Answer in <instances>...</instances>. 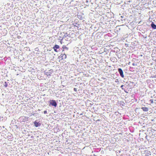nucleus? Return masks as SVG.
<instances>
[{
	"mask_svg": "<svg viewBox=\"0 0 156 156\" xmlns=\"http://www.w3.org/2000/svg\"><path fill=\"white\" fill-rule=\"evenodd\" d=\"M50 103L52 106L56 107L57 106V104L55 100H51L50 101Z\"/></svg>",
	"mask_w": 156,
	"mask_h": 156,
	"instance_id": "1",
	"label": "nucleus"
},
{
	"mask_svg": "<svg viewBox=\"0 0 156 156\" xmlns=\"http://www.w3.org/2000/svg\"><path fill=\"white\" fill-rule=\"evenodd\" d=\"M118 70L120 76L122 78H124V75L122 69L121 68H118Z\"/></svg>",
	"mask_w": 156,
	"mask_h": 156,
	"instance_id": "2",
	"label": "nucleus"
},
{
	"mask_svg": "<svg viewBox=\"0 0 156 156\" xmlns=\"http://www.w3.org/2000/svg\"><path fill=\"white\" fill-rule=\"evenodd\" d=\"M7 138L9 141H11L12 140L13 137L12 135L9 133L8 135V136H7Z\"/></svg>",
	"mask_w": 156,
	"mask_h": 156,
	"instance_id": "3",
	"label": "nucleus"
},
{
	"mask_svg": "<svg viewBox=\"0 0 156 156\" xmlns=\"http://www.w3.org/2000/svg\"><path fill=\"white\" fill-rule=\"evenodd\" d=\"M34 124L36 127H38L40 126L41 123H39V122H37L36 121L34 122Z\"/></svg>",
	"mask_w": 156,
	"mask_h": 156,
	"instance_id": "4",
	"label": "nucleus"
},
{
	"mask_svg": "<svg viewBox=\"0 0 156 156\" xmlns=\"http://www.w3.org/2000/svg\"><path fill=\"white\" fill-rule=\"evenodd\" d=\"M151 25V27L153 29H156V25L154 23V22H152Z\"/></svg>",
	"mask_w": 156,
	"mask_h": 156,
	"instance_id": "5",
	"label": "nucleus"
},
{
	"mask_svg": "<svg viewBox=\"0 0 156 156\" xmlns=\"http://www.w3.org/2000/svg\"><path fill=\"white\" fill-rule=\"evenodd\" d=\"M60 57L62 58V59H63V58H66V55L65 54H62L60 55Z\"/></svg>",
	"mask_w": 156,
	"mask_h": 156,
	"instance_id": "6",
	"label": "nucleus"
},
{
	"mask_svg": "<svg viewBox=\"0 0 156 156\" xmlns=\"http://www.w3.org/2000/svg\"><path fill=\"white\" fill-rule=\"evenodd\" d=\"M141 109H142V110L144 111L145 112H147L148 110V108L146 107H143L141 108Z\"/></svg>",
	"mask_w": 156,
	"mask_h": 156,
	"instance_id": "7",
	"label": "nucleus"
},
{
	"mask_svg": "<svg viewBox=\"0 0 156 156\" xmlns=\"http://www.w3.org/2000/svg\"><path fill=\"white\" fill-rule=\"evenodd\" d=\"M62 48L63 49V50H62V51H63L65 49L68 50V48L66 46H63L62 47Z\"/></svg>",
	"mask_w": 156,
	"mask_h": 156,
	"instance_id": "8",
	"label": "nucleus"
},
{
	"mask_svg": "<svg viewBox=\"0 0 156 156\" xmlns=\"http://www.w3.org/2000/svg\"><path fill=\"white\" fill-rule=\"evenodd\" d=\"M59 48V45L56 44L53 47V48H55V49H58Z\"/></svg>",
	"mask_w": 156,
	"mask_h": 156,
	"instance_id": "9",
	"label": "nucleus"
},
{
	"mask_svg": "<svg viewBox=\"0 0 156 156\" xmlns=\"http://www.w3.org/2000/svg\"><path fill=\"white\" fill-rule=\"evenodd\" d=\"M4 86L6 87L8 86V84L6 82H5V84L4 85Z\"/></svg>",
	"mask_w": 156,
	"mask_h": 156,
	"instance_id": "10",
	"label": "nucleus"
},
{
	"mask_svg": "<svg viewBox=\"0 0 156 156\" xmlns=\"http://www.w3.org/2000/svg\"><path fill=\"white\" fill-rule=\"evenodd\" d=\"M45 74L47 76H50V75L49 74V73L48 72H45Z\"/></svg>",
	"mask_w": 156,
	"mask_h": 156,
	"instance_id": "11",
	"label": "nucleus"
},
{
	"mask_svg": "<svg viewBox=\"0 0 156 156\" xmlns=\"http://www.w3.org/2000/svg\"><path fill=\"white\" fill-rule=\"evenodd\" d=\"M53 48L54 49L55 51L56 52H58V51L57 50V49H55V48Z\"/></svg>",
	"mask_w": 156,
	"mask_h": 156,
	"instance_id": "12",
	"label": "nucleus"
},
{
	"mask_svg": "<svg viewBox=\"0 0 156 156\" xmlns=\"http://www.w3.org/2000/svg\"><path fill=\"white\" fill-rule=\"evenodd\" d=\"M150 101L152 103H153V100L152 99H151L150 100Z\"/></svg>",
	"mask_w": 156,
	"mask_h": 156,
	"instance_id": "13",
	"label": "nucleus"
},
{
	"mask_svg": "<svg viewBox=\"0 0 156 156\" xmlns=\"http://www.w3.org/2000/svg\"><path fill=\"white\" fill-rule=\"evenodd\" d=\"M44 114H46L47 113V111H44Z\"/></svg>",
	"mask_w": 156,
	"mask_h": 156,
	"instance_id": "14",
	"label": "nucleus"
},
{
	"mask_svg": "<svg viewBox=\"0 0 156 156\" xmlns=\"http://www.w3.org/2000/svg\"><path fill=\"white\" fill-rule=\"evenodd\" d=\"M132 65H133V66H136V65H137V64H135V63H133L132 64Z\"/></svg>",
	"mask_w": 156,
	"mask_h": 156,
	"instance_id": "15",
	"label": "nucleus"
},
{
	"mask_svg": "<svg viewBox=\"0 0 156 156\" xmlns=\"http://www.w3.org/2000/svg\"><path fill=\"white\" fill-rule=\"evenodd\" d=\"M123 87H124V85H122L121 86V87H120L122 88V90H123V88H122Z\"/></svg>",
	"mask_w": 156,
	"mask_h": 156,
	"instance_id": "16",
	"label": "nucleus"
},
{
	"mask_svg": "<svg viewBox=\"0 0 156 156\" xmlns=\"http://www.w3.org/2000/svg\"><path fill=\"white\" fill-rule=\"evenodd\" d=\"M73 90L75 91H77V89L75 88H74Z\"/></svg>",
	"mask_w": 156,
	"mask_h": 156,
	"instance_id": "17",
	"label": "nucleus"
},
{
	"mask_svg": "<svg viewBox=\"0 0 156 156\" xmlns=\"http://www.w3.org/2000/svg\"><path fill=\"white\" fill-rule=\"evenodd\" d=\"M143 36V37H144L145 38H147V36H146L145 37H144V36Z\"/></svg>",
	"mask_w": 156,
	"mask_h": 156,
	"instance_id": "18",
	"label": "nucleus"
},
{
	"mask_svg": "<svg viewBox=\"0 0 156 156\" xmlns=\"http://www.w3.org/2000/svg\"><path fill=\"white\" fill-rule=\"evenodd\" d=\"M2 127L3 128H5V126H2Z\"/></svg>",
	"mask_w": 156,
	"mask_h": 156,
	"instance_id": "19",
	"label": "nucleus"
},
{
	"mask_svg": "<svg viewBox=\"0 0 156 156\" xmlns=\"http://www.w3.org/2000/svg\"><path fill=\"white\" fill-rule=\"evenodd\" d=\"M1 128V127L0 126V129Z\"/></svg>",
	"mask_w": 156,
	"mask_h": 156,
	"instance_id": "20",
	"label": "nucleus"
}]
</instances>
